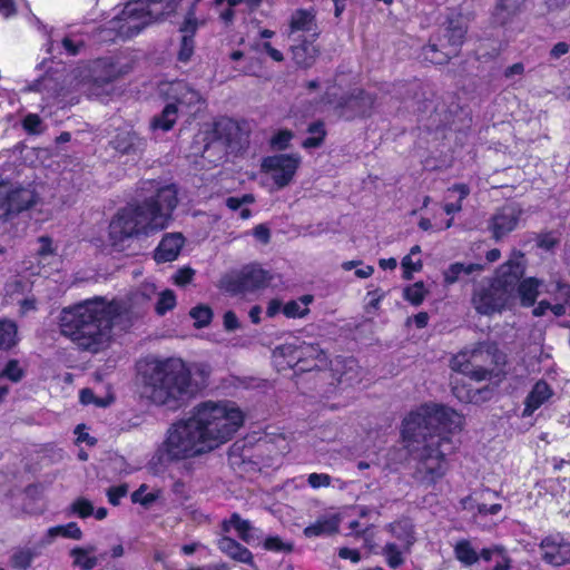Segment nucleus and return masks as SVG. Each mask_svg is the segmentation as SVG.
Returning a JSON list of instances; mask_svg holds the SVG:
<instances>
[{
	"mask_svg": "<svg viewBox=\"0 0 570 570\" xmlns=\"http://www.w3.org/2000/svg\"><path fill=\"white\" fill-rule=\"evenodd\" d=\"M243 423L244 413L234 402H203L168 428L159 459L180 462L207 454L232 440Z\"/></svg>",
	"mask_w": 570,
	"mask_h": 570,
	"instance_id": "1",
	"label": "nucleus"
},
{
	"mask_svg": "<svg viewBox=\"0 0 570 570\" xmlns=\"http://www.w3.org/2000/svg\"><path fill=\"white\" fill-rule=\"evenodd\" d=\"M464 425L456 411L436 403L423 404L403 420L401 436L416 461L415 478L435 484L449 471L446 458L452 449V435Z\"/></svg>",
	"mask_w": 570,
	"mask_h": 570,
	"instance_id": "2",
	"label": "nucleus"
},
{
	"mask_svg": "<svg viewBox=\"0 0 570 570\" xmlns=\"http://www.w3.org/2000/svg\"><path fill=\"white\" fill-rule=\"evenodd\" d=\"M134 314V306L127 301L95 297L63 308L60 332L80 348L97 353L108 346L112 328H126Z\"/></svg>",
	"mask_w": 570,
	"mask_h": 570,
	"instance_id": "3",
	"label": "nucleus"
},
{
	"mask_svg": "<svg viewBox=\"0 0 570 570\" xmlns=\"http://www.w3.org/2000/svg\"><path fill=\"white\" fill-rule=\"evenodd\" d=\"M177 205V189L167 185L157 190L155 198L141 206H127L119 210L109 225V239L117 250L125 248V243L138 236L167 227L171 213Z\"/></svg>",
	"mask_w": 570,
	"mask_h": 570,
	"instance_id": "4",
	"label": "nucleus"
},
{
	"mask_svg": "<svg viewBox=\"0 0 570 570\" xmlns=\"http://www.w3.org/2000/svg\"><path fill=\"white\" fill-rule=\"evenodd\" d=\"M142 395L175 410L195 392L190 372L180 358L150 360L140 365Z\"/></svg>",
	"mask_w": 570,
	"mask_h": 570,
	"instance_id": "5",
	"label": "nucleus"
},
{
	"mask_svg": "<svg viewBox=\"0 0 570 570\" xmlns=\"http://www.w3.org/2000/svg\"><path fill=\"white\" fill-rule=\"evenodd\" d=\"M524 261L521 253H513L501 265L493 279L475 286L471 303L476 313L492 316L511 311L517 303L515 285L524 274Z\"/></svg>",
	"mask_w": 570,
	"mask_h": 570,
	"instance_id": "6",
	"label": "nucleus"
},
{
	"mask_svg": "<svg viewBox=\"0 0 570 570\" xmlns=\"http://www.w3.org/2000/svg\"><path fill=\"white\" fill-rule=\"evenodd\" d=\"M173 11L168 0H136L126 3L121 13L115 19L114 28L119 36L130 38L147 26L164 19Z\"/></svg>",
	"mask_w": 570,
	"mask_h": 570,
	"instance_id": "7",
	"label": "nucleus"
},
{
	"mask_svg": "<svg viewBox=\"0 0 570 570\" xmlns=\"http://www.w3.org/2000/svg\"><path fill=\"white\" fill-rule=\"evenodd\" d=\"M238 126L230 119H220L214 124H205L195 137V146L189 156H200L196 165L202 168L219 163L226 153V146L232 141L233 132L237 131Z\"/></svg>",
	"mask_w": 570,
	"mask_h": 570,
	"instance_id": "8",
	"label": "nucleus"
},
{
	"mask_svg": "<svg viewBox=\"0 0 570 570\" xmlns=\"http://www.w3.org/2000/svg\"><path fill=\"white\" fill-rule=\"evenodd\" d=\"M323 87L326 90L325 104L336 110L341 117L352 119L358 116H366L373 107V97L364 94L362 90H355L351 95L345 96L340 86L325 83Z\"/></svg>",
	"mask_w": 570,
	"mask_h": 570,
	"instance_id": "9",
	"label": "nucleus"
},
{
	"mask_svg": "<svg viewBox=\"0 0 570 570\" xmlns=\"http://www.w3.org/2000/svg\"><path fill=\"white\" fill-rule=\"evenodd\" d=\"M465 32L466 24L462 21L461 16L458 14L454 18H450L445 35L446 42L441 40L439 45L442 50L438 48V45L431 43L423 48L424 59L435 65L445 63L451 57L456 55Z\"/></svg>",
	"mask_w": 570,
	"mask_h": 570,
	"instance_id": "10",
	"label": "nucleus"
},
{
	"mask_svg": "<svg viewBox=\"0 0 570 570\" xmlns=\"http://www.w3.org/2000/svg\"><path fill=\"white\" fill-rule=\"evenodd\" d=\"M301 164L302 157L298 154H278L265 157L261 167L276 188L282 189L293 181Z\"/></svg>",
	"mask_w": 570,
	"mask_h": 570,
	"instance_id": "11",
	"label": "nucleus"
},
{
	"mask_svg": "<svg viewBox=\"0 0 570 570\" xmlns=\"http://www.w3.org/2000/svg\"><path fill=\"white\" fill-rule=\"evenodd\" d=\"M37 203V195L31 188L10 183L0 184V219L8 220L12 215L29 209Z\"/></svg>",
	"mask_w": 570,
	"mask_h": 570,
	"instance_id": "12",
	"label": "nucleus"
},
{
	"mask_svg": "<svg viewBox=\"0 0 570 570\" xmlns=\"http://www.w3.org/2000/svg\"><path fill=\"white\" fill-rule=\"evenodd\" d=\"M523 214L520 204L507 203L490 216L487 229L494 240L500 242L520 226Z\"/></svg>",
	"mask_w": 570,
	"mask_h": 570,
	"instance_id": "13",
	"label": "nucleus"
},
{
	"mask_svg": "<svg viewBox=\"0 0 570 570\" xmlns=\"http://www.w3.org/2000/svg\"><path fill=\"white\" fill-rule=\"evenodd\" d=\"M302 356L316 357L317 363L314 365L315 367H322L327 361L326 354L321 351L318 346L305 343L299 346L284 344L273 352L274 362L278 366L283 364L282 360H284L286 364L292 367L301 361Z\"/></svg>",
	"mask_w": 570,
	"mask_h": 570,
	"instance_id": "14",
	"label": "nucleus"
},
{
	"mask_svg": "<svg viewBox=\"0 0 570 570\" xmlns=\"http://www.w3.org/2000/svg\"><path fill=\"white\" fill-rule=\"evenodd\" d=\"M542 559L554 567L570 562V537L560 532L546 535L540 542Z\"/></svg>",
	"mask_w": 570,
	"mask_h": 570,
	"instance_id": "15",
	"label": "nucleus"
},
{
	"mask_svg": "<svg viewBox=\"0 0 570 570\" xmlns=\"http://www.w3.org/2000/svg\"><path fill=\"white\" fill-rule=\"evenodd\" d=\"M318 35L316 12L313 9H298L292 13L288 24V38L292 41H315Z\"/></svg>",
	"mask_w": 570,
	"mask_h": 570,
	"instance_id": "16",
	"label": "nucleus"
},
{
	"mask_svg": "<svg viewBox=\"0 0 570 570\" xmlns=\"http://www.w3.org/2000/svg\"><path fill=\"white\" fill-rule=\"evenodd\" d=\"M484 346L471 351H462L451 360V368L458 373L464 374L475 381H483L488 377V371L479 367L482 360Z\"/></svg>",
	"mask_w": 570,
	"mask_h": 570,
	"instance_id": "17",
	"label": "nucleus"
},
{
	"mask_svg": "<svg viewBox=\"0 0 570 570\" xmlns=\"http://www.w3.org/2000/svg\"><path fill=\"white\" fill-rule=\"evenodd\" d=\"M90 71L94 73L91 81H85L88 77V70L79 71V75L75 76L73 79L81 77V80H78L75 86H88L86 91L91 96H99L100 92L98 89L111 81L118 75L115 70V66L109 63L107 60L96 61Z\"/></svg>",
	"mask_w": 570,
	"mask_h": 570,
	"instance_id": "18",
	"label": "nucleus"
},
{
	"mask_svg": "<svg viewBox=\"0 0 570 570\" xmlns=\"http://www.w3.org/2000/svg\"><path fill=\"white\" fill-rule=\"evenodd\" d=\"M222 528L225 533L235 532L239 539L250 546L257 544L262 540L259 530L254 528L249 521L242 519L236 513H234L228 520H225Z\"/></svg>",
	"mask_w": 570,
	"mask_h": 570,
	"instance_id": "19",
	"label": "nucleus"
},
{
	"mask_svg": "<svg viewBox=\"0 0 570 570\" xmlns=\"http://www.w3.org/2000/svg\"><path fill=\"white\" fill-rule=\"evenodd\" d=\"M333 375L344 386H352L362 380V371L354 358H335L332 363Z\"/></svg>",
	"mask_w": 570,
	"mask_h": 570,
	"instance_id": "20",
	"label": "nucleus"
},
{
	"mask_svg": "<svg viewBox=\"0 0 570 570\" xmlns=\"http://www.w3.org/2000/svg\"><path fill=\"white\" fill-rule=\"evenodd\" d=\"M490 490H481L473 492L471 495L464 498L461 504L464 510L470 511L473 514L488 515L497 514L501 511L502 507L500 503H493L488 505L484 501L490 495H494Z\"/></svg>",
	"mask_w": 570,
	"mask_h": 570,
	"instance_id": "21",
	"label": "nucleus"
},
{
	"mask_svg": "<svg viewBox=\"0 0 570 570\" xmlns=\"http://www.w3.org/2000/svg\"><path fill=\"white\" fill-rule=\"evenodd\" d=\"M525 0H498L492 11V21L499 26L511 23L522 11Z\"/></svg>",
	"mask_w": 570,
	"mask_h": 570,
	"instance_id": "22",
	"label": "nucleus"
},
{
	"mask_svg": "<svg viewBox=\"0 0 570 570\" xmlns=\"http://www.w3.org/2000/svg\"><path fill=\"white\" fill-rule=\"evenodd\" d=\"M168 97L176 100L179 105L191 107L200 102V95L198 91L190 88L185 81L177 80L168 85V89H161Z\"/></svg>",
	"mask_w": 570,
	"mask_h": 570,
	"instance_id": "23",
	"label": "nucleus"
},
{
	"mask_svg": "<svg viewBox=\"0 0 570 570\" xmlns=\"http://www.w3.org/2000/svg\"><path fill=\"white\" fill-rule=\"evenodd\" d=\"M184 245V238L180 234H167L158 245L155 252V259L158 263L175 261Z\"/></svg>",
	"mask_w": 570,
	"mask_h": 570,
	"instance_id": "24",
	"label": "nucleus"
},
{
	"mask_svg": "<svg viewBox=\"0 0 570 570\" xmlns=\"http://www.w3.org/2000/svg\"><path fill=\"white\" fill-rule=\"evenodd\" d=\"M552 395L553 391L546 382H537L525 399L522 415H532L533 412L548 402Z\"/></svg>",
	"mask_w": 570,
	"mask_h": 570,
	"instance_id": "25",
	"label": "nucleus"
},
{
	"mask_svg": "<svg viewBox=\"0 0 570 570\" xmlns=\"http://www.w3.org/2000/svg\"><path fill=\"white\" fill-rule=\"evenodd\" d=\"M218 548L223 553H225L230 559L246 564H254V558L252 552L243 547L240 543L236 542L232 538L225 535L218 541Z\"/></svg>",
	"mask_w": 570,
	"mask_h": 570,
	"instance_id": "26",
	"label": "nucleus"
},
{
	"mask_svg": "<svg viewBox=\"0 0 570 570\" xmlns=\"http://www.w3.org/2000/svg\"><path fill=\"white\" fill-rule=\"evenodd\" d=\"M239 279L243 289L254 291L266 286L268 284L269 276L263 268L250 265L242 269Z\"/></svg>",
	"mask_w": 570,
	"mask_h": 570,
	"instance_id": "27",
	"label": "nucleus"
},
{
	"mask_svg": "<svg viewBox=\"0 0 570 570\" xmlns=\"http://www.w3.org/2000/svg\"><path fill=\"white\" fill-rule=\"evenodd\" d=\"M470 194V188L465 184H455L449 187L444 194L443 209L448 215H453L462 209V200Z\"/></svg>",
	"mask_w": 570,
	"mask_h": 570,
	"instance_id": "28",
	"label": "nucleus"
},
{
	"mask_svg": "<svg viewBox=\"0 0 570 570\" xmlns=\"http://www.w3.org/2000/svg\"><path fill=\"white\" fill-rule=\"evenodd\" d=\"M541 282L534 277H528L518 281L515 285V296L519 298L522 306H531L534 304Z\"/></svg>",
	"mask_w": 570,
	"mask_h": 570,
	"instance_id": "29",
	"label": "nucleus"
},
{
	"mask_svg": "<svg viewBox=\"0 0 570 570\" xmlns=\"http://www.w3.org/2000/svg\"><path fill=\"white\" fill-rule=\"evenodd\" d=\"M481 560L493 562L491 570H510L511 558L502 546H491L481 550Z\"/></svg>",
	"mask_w": 570,
	"mask_h": 570,
	"instance_id": "30",
	"label": "nucleus"
},
{
	"mask_svg": "<svg viewBox=\"0 0 570 570\" xmlns=\"http://www.w3.org/2000/svg\"><path fill=\"white\" fill-rule=\"evenodd\" d=\"M405 538H407L405 535ZM411 541L410 539H405V543L390 541L383 548V554L386 559V562L392 568L400 567L405 559V556L411 551Z\"/></svg>",
	"mask_w": 570,
	"mask_h": 570,
	"instance_id": "31",
	"label": "nucleus"
},
{
	"mask_svg": "<svg viewBox=\"0 0 570 570\" xmlns=\"http://www.w3.org/2000/svg\"><path fill=\"white\" fill-rule=\"evenodd\" d=\"M299 42L292 47L293 58L297 65L309 67L315 61L318 50L312 40L303 39Z\"/></svg>",
	"mask_w": 570,
	"mask_h": 570,
	"instance_id": "32",
	"label": "nucleus"
},
{
	"mask_svg": "<svg viewBox=\"0 0 570 570\" xmlns=\"http://www.w3.org/2000/svg\"><path fill=\"white\" fill-rule=\"evenodd\" d=\"M340 519L337 515L323 517L304 529L307 538L332 534L338 530Z\"/></svg>",
	"mask_w": 570,
	"mask_h": 570,
	"instance_id": "33",
	"label": "nucleus"
},
{
	"mask_svg": "<svg viewBox=\"0 0 570 570\" xmlns=\"http://www.w3.org/2000/svg\"><path fill=\"white\" fill-rule=\"evenodd\" d=\"M114 148L121 154H130L141 150L144 142L132 131L124 130L111 141Z\"/></svg>",
	"mask_w": 570,
	"mask_h": 570,
	"instance_id": "34",
	"label": "nucleus"
},
{
	"mask_svg": "<svg viewBox=\"0 0 570 570\" xmlns=\"http://www.w3.org/2000/svg\"><path fill=\"white\" fill-rule=\"evenodd\" d=\"M454 556L465 567H471L481 560V551L478 552L469 540H460L455 543Z\"/></svg>",
	"mask_w": 570,
	"mask_h": 570,
	"instance_id": "35",
	"label": "nucleus"
},
{
	"mask_svg": "<svg viewBox=\"0 0 570 570\" xmlns=\"http://www.w3.org/2000/svg\"><path fill=\"white\" fill-rule=\"evenodd\" d=\"M312 302V295H303L297 299L289 301L283 306V314L288 318H302L308 314V306Z\"/></svg>",
	"mask_w": 570,
	"mask_h": 570,
	"instance_id": "36",
	"label": "nucleus"
},
{
	"mask_svg": "<svg viewBox=\"0 0 570 570\" xmlns=\"http://www.w3.org/2000/svg\"><path fill=\"white\" fill-rule=\"evenodd\" d=\"M401 266L403 269V278L405 279H411L414 273L422 269L423 262L421 259V247L419 245H414L410 249V253L403 257Z\"/></svg>",
	"mask_w": 570,
	"mask_h": 570,
	"instance_id": "37",
	"label": "nucleus"
},
{
	"mask_svg": "<svg viewBox=\"0 0 570 570\" xmlns=\"http://www.w3.org/2000/svg\"><path fill=\"white\" fill-rule=\"evenodd\" d=\"M82 535L80 528L75 522H70L66 525H57L50 528L45 538L42 539V544H49L57 537L70 538L79 540Z\"/></svg>",
	"mask_w": 570,
	"mask_h": 570,
	"instance_id": "38",
	"label": "nucleus"
},
{
	"mask_svg": "<svg viewBox=\"0 0 570 570\" xmlns=\"http://www.w3.org/2000/svg\"><path fill=\"white\" fill-rule=\"evenodd\" d=\"M389 532L391 533L393 541L405 543V535L409 537L411 546L415 542L413 524L409 519H402L393 522L389 525Z\"/></svg>",
	"mask_w": 570,
	"mask_h": 570,
	"instance_id": "39",
	"label": "nucleus"
},
{
	"mask_svg": "<svg viewBox=\"0 0 570 570\" xmlns=\"http://www.w3.org/2000/svg\"><path fill=\"white\" fill-rule=\"evenodd\" d=\"M18 341V327L16 323L9 320H0V350H10Z\"/></svg>",
	"mask_w": 570,
	"mask_h": 570,
	"instance_id": "40",
	"label": "nucleus"
},
{
	"mask_svg": "<svg viewBox=\"0 0 570 570\" xmlns=\"http://www.w3.org/2000/svg\"><path fill=\"white\" fill-rule=\"evenodd\" d=\"M177 119V106L174 104H168L161 115L159 117H156L151 126L154 129H161L164 131L169 130Z\"/></svg>",
	"mask_w": 570,
	"mask_h": 570,
	"instance_id": "41",
	"label": "nucleus"
},
{
	"mask_svg": "<svg viewBox=\"0 0 570 570\" xmlns=\"http://www.w3.org/2000/svg\"><path fill=\"white\" fill-rule=\"evenodd\" d=\"M95 551L94 547H89L86 549L76 548L71 551V556L75 559V564L80 567L83 570H90L95 568L98 563L97 557L91 556Z\"/></svg>",
	"mask_w": 570,
	"mask_h": 570,
	"instance_id": "42",
	"label": "nucleus"
},
{
	"mask_svg": "<svg viewBox=\"0 0 570 570\" xmlns=\"http://www.w3.org/2000/svg\"><path fill=\"white\" fill-rule=\"evenodd\" d=\"M189 316L196 328H203L210 324L214 313L208 305L198 304L189 311Z\"/></svg>",
	"mask_w": 570,
	"mask_h": 570,
	"instance_id": "43",
	"label": "nucleus"
},
{
	"mask_svg": "<svg viewBox=\"0 0 570 570\" xmlns=\"http://www.w3.org/2000/svg\"><path fill=\"white\" fill-rule=\"evenodd\" d=\"M480 266L475 264H462V263H454L446 271H444V282L446 284H453L456 281L460 279L461 275H469L475 269H479Z\"/></svg>",
	"mask_w": 570,
	"mask_h": 570,
	"instance_id": "44",
	"label": "nucleus"
},
{
	"mask_svg": "<svg viewBox=\"0 0 570 570\" xmlns=\"http://www.w3.org/2000/svg\"><path fill=\"white\" fill-rule=\"evenodd\" d=\"M57 256V247L48 236H41L38 238L37 257L40 264L49 263L51 258Z\"/></svg>",
	"mask_w": 570,
	"mask_h": 570,
	"instance_id": "45",
	"label": "nucleus"
},
{
	"mask_svg": "<svg viewBox=\"0 0 570 570\" xmlns=\"http://www.w3.org/2000/svg\"><path fill=\"white\" fill-rule=\"evenodd\" d=\"M428 289L423 282H416L403 289L404 298L414 306L422 304Z\"/></svg>",
	"mask_w": 570,
	"mask_h": 570,
	"instance_id": "46",
	"label": "nucleus"
},
{
	"mask_svg": "<svg viewBox=\"0 0 570 570\" xmlns=\"http://www.w3.org/2000/svg\"><path fill=\"white\" fill-rule=\"evenodd\" d=\"M309 137H307L302 146L306 149L320 147L325 138L326 131L323 122H314L308 127Z\"/></svg>",
	"mask_w": 570,
	"mask_h": 570,
	"instance_id": "47",
	"label": "nucleus"
},
{
	"mask_svg": "<svg viewBox=\"0 0 570 570\" xmlns=\"http://www.w3.org/2000/svg\"><path fill=\"white\" fill-rule=\"evenodd\" d=\"M24 375V371L19 361L10 360L0 368V380L7 379L13 383L19 382Z\"/></svg>",
	"mask_w": 570,
	"mask_h": 570,
	"instance_id": "48",
	"label": "nucleus"
},
{
	"mask_svg": "<svg viewBox=\"0 0 570 570\" xmlns=\"http://www.w3.org/2000/svg\"><path fill=\"white\" fill-rule=\"evenodd\" d=\"M203 23V21H199L196 18L195 11L194 9H191L185 16L184 21L179 27V32L181 33L183 37L194 38L199 26H202Z\"/></svg>",
	"mask_w": 570,
	"mask_h": 570,
	"instance_id": "49",
	"label": "nucleus"
},
{
	"mask_svg": "<svg viewBox=\"0 0 570 570\" xmlns=\"http://www.w3.org/2000/svg\"><path fill=\"white\" fill-rule=\"evenodd\" d=\"M344 271L355 269L354 274L357 278L365 279L373 275L374 267L371 265H365L361 261H346L341 265Z\"/></svg>",
	"mask_w": 570,
	"mask_h": 570,
	"instance_id": "50",
	"label": "nucleus"
},
{
	"mask_svg": "<svg viewBox=\"0 0 570 570\" xmlns=\"http://www.w3.org/2000/svg\"><path fill=\"white\" fill-rule=\"evenodd\" d=\"M252 49L258 53H266L273 61L282 62L284 55L274 48L269 41L254 40Z\"/></svg>",
	"mask_w": 570,
	"mask_h": 570,
	"instance_id": "51",
	"label": "nucleus"
},
{
	"mask_svg": "<svg viewBox=\"0 0 570 570\" xmlns=\"http://www.w3.org/2000/svg\"><path fill=\"white\" fill-rule=\"evenodd\" d=\"M114 401V397L108 394L104 397H98L94 394V392L89 389H83L80 391V402L85 405L94 404L98 407H106L110 405Z\"/></svg>",
	"mask_w": 570,
	"mask_h": 570,
	"instance_id": "52",
	"label": "nucleus"
},
{
	"mask_svg": "<svg viewBox=\"0 0 570 570\" xmlns=\"http://www.w3.org/2000/svg\"><path fill=\"white\" fill-rule=\"evenodd\" d=\"M176 306V296L173 291L165 289L159 294L156 312L159 315H164L168 311L173 309Z\"/></svg>",
	"mask_w": 570,
	"mask_h": 570,
	"instance_id": "53",
	"label": "nucleus"
},
{
	"mask_svg": "<svg viewBox=\"0 0 570 570\" xmlns=\"http://www.w3.org/2000/svg\"><path fill=\"white\" fill-rule=\"evenodd\" d=\"M20 287L19 283L9 284L7 286V295L12 299L17 301L20 304L22 314L28 313L29 311H33L36 308V301L33 298H16L13 295L16 294V288Z\"/></svg>",
	"mask_w": 570,
	"mask_h": 570,
	"instance_id": "54",
	"label": "nucleus"
},
{
	"mask_svg": "<svg viewBox=\"0 0 570 570\" xmlns=\"http://www.w3.org/2000/svg\"><path fill=\"white\" fill-rule=\"evenodd\" d=\"M294 135L291 130L282 129L275 132V135L271 138V146L274 149L283 150L289 146L291 140Z\"/></svg>",
	"mask_w": 570,
	"mask_h": 570,
	"instance_id": "55",
	"label": "nucleus"
},
{
	"mask_svg": "<svg viewBox=\"0 0 570 570\" xmlns=\"http://www.w3.org/2000/svg\"><path fill=\"white\" fill-rule=\"evenodd\" d=\"M36 554L30 549L19 550L12 556V564L18 569H27L31 564Z\"/></svg>",
	"mask_w": 570,
	"mask_h": 570,
	"instance_id": "56",
	"label": "nucleus"
},
{
	"mask_svg": "<svg viewBox=\"0 0 570 570\" xmlns=\"http://www.w3.org/2000/svg\"><path fill=\"white\" fill-rule=\"evenodd\" d=\"M195 41L194 38L183 37L180 40V46L178 50V60L181 62H187L190 60L194 55Z\"/></svg>",
	"mask_w": 570,
	"mask_h": 570,
	"instance_id": "57",
	"label": "nucleus"
},
{
	"mask_svg": "<svg viewBox=\"0 0 570 570\" xmlns=\"http://www.w3.org/2000/svg\"><path fill=\"white\" fill-rule=\"evenodd\" d=\"M22 126L29 134H40L43 131V126L40 117L36 114H29L24 117Z\"/></svg>",
	"mask_w": 570,
	"mask_h": 570,
	"instance_id": "58",
	"label": "nucleus"
},
{
	"mask_svg": "<svg viewBox=\"0 0 570 570\" xmlns=\"http://www.w3.org/2000/svg\"><path fill=\"white\" fill-rule=\"evenodd\" d=\"M72 512L76 513L80 518L90 517L94 513L92 504L83 499H77L71 505Z\"/></svg>",
	"mask_w": 570,
	"mask_h": 570,
	"instance_id": "59",
	"label": "nucleus"
},
{
	"mask_svg": "<svg viewBox=\"0 0 570 570\" xmlns=\"http://www.w3.org/2000/svg\"><path fill=\"white\" fill-rule=\"evenodd\" d=\"M307 482L313 489L327 488L331 485V476L326 473H311Z\"/></svg>",
	"mask_w": 570,
	"mask_h": 570,
	"instance_id": "60",
	"label": "nucleus"
},
{
	"mask_svg": "<svg viewBox=\"0 0 570 570\" xmlns=\"http://www.w3.org/2000/svg\"><path fill=\"white\" fill-rule=\"evenodd\" d=\"M194 275V269L184 267L176 272V274L173 276V281L178 286H185L191 282Z\"/></svg>",
	"mask_w": 570,
	"mask_h": 570,
	"instance_id": "61",
	"label": "nucleus"
},
{
	"mask_svg": "<svg viewBox=\"0 0 570 570\" xmlns=\"http://www.w3.org/2000/svg\"><path fill=\"white\" fill-rule=\"evenodd\" d=\"M223 326L227 332H234L240 328V322L233 311H228L224 314Z\"/></svg>",
	"mask_w": 570,
	"mask_h": 570,
	"instance_id": "62",
	"label": "nucleus"
},
{
	"mask_svg": "<svg viewBox=\"0 0 570 570\" xmlns=\"http://www.w3.org/2000/svg\"><path fill=\"white\" fill-rule=\"evenodd\" d=\"M131 499L134 502L141 503L142 505H148L156 499V497L153 493H147L146 487L141 485L137 491L132 493Z\"/></svg>",
	"mask_w": 570,
	"mask_h": 570,
	"instance_id": "63",
	"label": "nucleus"
},
{
	"mask_svg": "<svg viewBox=\"0 0 570 570\" xmlns=\"http://www.w3.org/2000/svg\"><path fill=\"white\" fill-rule=\"evenodd\" d=\"M86 430L87 428L83 424H79L76 426L75 434L77 435V442L94 445L96 443V440L92 436H90Z\"/></svg>",
	"mask_w": 570,
	"mask_h": 570,
	"instance_id": "64",
	"label": "nucleus"
}]
</instances>
